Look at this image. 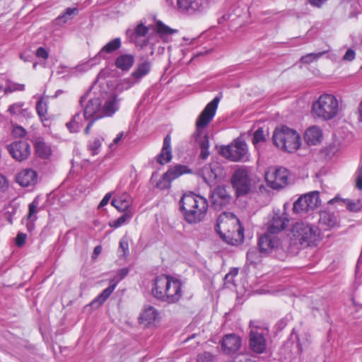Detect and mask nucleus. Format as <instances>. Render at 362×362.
<instances>
[{
  "instance_id": "1",
  "label": "nucleus",
  "mask_w": 362,
  "mask_h": 362,
  "mask_svg": "<svg viewBox=\"0 0 362 362\" xmlns=\"http://www.w3.org/2000/svg\"><path fill=\"white\" fill-rule=\"evenodd\" d=\"M209 204L206 198L192 192L184 194L180 201V209L189 223H197L204 220Z\"/></svg>"
},
{
  "instance_id": "2",
  "label": "nucleus",
  "mask_w": 362,
  "mask_h": 362,
  "mask_svg": "<svg viewBox=\"0 0 362 362\" xmlns=\"http://www.w3.org/2000/svg\"><path fill=\"white\" fill-rule=\"evenodd\" d=\"M339 110V102L337 98L334 95L325 93L313 102L311 112L315 117L328 121L338 115Z\"/></svg>"
},
{
  "instance_id": "3",
  "label": "nucleus",
  "mask_w": 362,
  "mask_h": 362,
  "mask_svg": "<svg viewBox=\"0 0 362 362\" xmlns=\"http://www.w3.org/2000/svg\"><path fill=\"white\" fill-rule=\"evenodd\" d=\"M272 139L278 148L288 153L295 152L300 146V135L295 130L286 126L276 129Z\"/></svg>"
},
{
  "instance_id": "4",
  "label": "nucleus",
  "mask_w": 362,
  "mask_h": 362,
  "mask_svg": "<svg viewBox=\"0 0 362 362\" xmlns=\"http://www.w3.org/2000/svg\"><path fill=\"white\" fill-rule=\"evenodd\" d=\"M292 239L296 244L306 247L314 244L320 237V230L306 222H297L291 229Z\"/></svg>"
},
{
  "instance_id": "5",
  "label": "nucleus",
  "mask_w": 362,
  "mask_h": 362,
  "mask_svg": "<svg viewBox=\"0 0 362 362\" xmlns=\"http://www.w3.org/2000/svg\"><path fill=\"white\" fill-rule=\"evenodd\" d=\"M230 182L238 197L247 195L252 188L251 169L245 166L237 168L231 177Z\"/></svg>"
},
{
  "instance_id": "6",
  "label": "nucleus",
  "mask_w": 362,
  "mask_h": 362,
  "mask_svg": "<svg viewBox=\"0 0 362 362\" xmlns=\"http://www.w3.org/2000/svg\"><path fill=\"white\" fill-rule=\"evenodd\" d=\"M248 149L245 141L236 139L233 143L221 149V153L227 159L238 162L245 161L248 159Z\"/></svg>"
},
{
  "instance_id": "7",
  "label": "nucleus",
  "mask_w": 362,
  "mask_h": 362,
  "mask_svg": "<svg viewBox=\"0 0 362 362\" xmlns=\"http://www.w3.org/2000/svg\"><path fill=\"white\" fill-rule=\"evenodd\" d=\"M222 98V94L219 93L210 103H209L204 110L201 112L196 120V129L198 134H201L214 117L218 103Z\"/></svg>"
},
{
  "instance_id": "8",
  "label": "nucleus",
  "mask_w": 362,
  "mask_h": 362,
  "mask_svg": "<svg viewBox=\"0 0 362 362\" xmlns=\"http://www.w3.org/2000/svg\"><path fill=\"white\" fill-rule=\"evenodd\" d=\"M288 175L285 168H271L265 173V180L269 187L279 189L288 185Z\"/></svg>"
},
{
  "instance_id": "9",
  "label": "nucleus",
  "mask_w": 362,
  "mask_h": 362,
  "mask_svg": "<svg viewBox=\"0 0 362 362\" xmlns=\"http://www.w3.org/2000/svg\"><path fill=\"white\" fill-rule=\"evenodd\" d=\"M267 330L261 327H252L249 334V347L256 354H262L267 349Z\"/></svg>"
},
{
  "instance_id": "10",
  "label": "nucleus",
  "mask_w": 362,
  "mask_h": 362,
  "mask_svg": "<svg viewBox=\"0 0 362 362\" xmlns=\"http://www.w3.org/2000/svg\"><path fill=\"white\" fill-rule=\"evenodd\" d=\"M257 245L259 252L265 255L284 250L282 240L279 235L267 232L259 238Z\"/></svg>"
},
{
  "instance_id": "11",
  "label": "nucleus",
  "mask_w": 362,
  "mask_h": 362,
  "mask_svg": "<svg viewBox=\"0 0 362 362\" xmlns=\"http://www.w3.org/2000/svg\"><path fill=\"white\" fill-rule=\"evenodd\" d=\"M128 273L129 269L127 268H122L119 269L117 272L118 279H111L110 281L109 286L104 289L103 292L90 303V305L95 308L101 306L110 297L113 291L115 289L117 283L120 280L123 279L128 274Z\"/></svg>"
},
{
  "instance_id": "12",
  "label": "nucleus",
  "mask_w": 362,
  "mask_h": 362,
  "mask_svg": "<svg viewBox=\"0 0 362 362\" xmlns=\"http://www.w3.org/2000/svg\"><path fill=\"white\" fill-rule=\"evenodd\" d=\"M234 228L232 230H228L227 232H222L220 230V226L217 225L216 231L220 235L221 239L226 243L231 245H238L244 240V228L240 225L239 219H237L235 223Z\"/></svg>"
},
{
  "instance_id": "13",
  "label": "nucleus",
  "mask_w": 362,
  "mask_h": 362,
  "mask_svg": "<svg viewBox=\"0 0 362 362\" xmlns=\"http://www.w3.org/2000/svg\"><path fill=\"white\" fill-rule=\"evenodd\" d=\"M211 205L216 210L227 207L231 202L232 197L225 186H217L211 194Z\"/></svg>"
},
{
  "instance_id": "14",
  "label": "nucleus",
  "mask_w": 362,
  "mask_h": 362,
  "mask_svg": "<svg viewBox=\"0 0 362 362\" xmlns=\"http://www.w3.org/2000/svg\"><path fill=\"white\" fill-rule=\"evenodd\" d=\"M6 148L11 156L20 162L28 159L31 152L30 144L26 141H13Z\"/></svg>"
},
{
  "instance_id": "15",
  "label": "nucleus",
  "mask_w": 362,
  "mask_h": 362,
  "mask_svg": "<svg viewBox=\"0 0 362 362\" xmlns=\"http://www.w3.org/2000/svg\"><path fill=\"white\" fill-rule=\"evenodd\" d=\"M169 276L162 274L156 276L152 284L151 294L157 300L167 303L166 291Z\"/></svg>"
},
{
  "instance_id": "16",
  "label": "nucleus",
  "mask_w": 362,
  "mask_h": 362,
  "mask_svg": "<svg viewBox=\"0 0 362 362\" xmlns=\"http://www.w3.org/2000/svg\"><path fill=\"white\" fill-rule=\"evenodd\" d=\"M204 182L208 185L214 183L222 175V168L218 162L204 165L199 172Z\"/></svg>"
},
{
  "instance_id": "17",
  "label": "nucleus",
  "mask_w": 362,
  "mask_h": 362,
  "mask_svg": "<svg viewBox=\"0 0 362 362\" xmlns=\"http://www.w3.org/2000/svg\"><path fill=\"white\" fill-rule=\"evenodd\" d=\"M104 117L101 112V99L95 98L88 100L83 110V118L85 119H95Z\"/></svg>"
},
{
  "instance_id": "18",
  "label": "nucleus",
  "mask_w": 362,
  "mask_h": 362,
  "mask_svg": "<svg viewBox=\"0 0 362 362\" xmlns=\"http://www.w3.org/2000/svg\"><path fill=\"white\" fill-rule=\"evenodd\" d=\"M242 341L239 336L232 333L225 335L221 341L222 351L227 355L235 354L241 346Z\"/></svg>"
},
{
  "instance_id": "19",
  "label": "nucleus",
  "mask_w": 362,
  "mask_h": 362,
  "mask_svg": "<svg viewBox=\"0 0 362 362\" xmlns=\"http://www.w3.org/2000/svg\"><path fill=\"white\" fill-rule=\"evenodd\" d=\"M182 284L181 281L171 276H169L167 288V303L169 304L177 303L182 297Z\"/></svg>"
},
{
  "instance_id": "20",
  "label": "nucleus",
  "mask_w": 362,
  "mask_h": 362,
  "mask_svg": "<svg viewBox=\"0 0 362 362\" xmlns=\"http://www.w3.org/2000/svg\"><path fill=\"white\" fill-rule=\"evenodd\" d=\"M37 181V173L33 169H24L16 177V182L23 187H34Z\"/></svg>"
},
{
  "instance_id": "21",
  "label": "nucleus",
  "mask_w": 362,
  "mask_h": 362,
  "mask_svg": "<svg viewBox=\"0 0 362 362\" xmlns=\"http://www.w3.org/2000/svg\"><path fill=\"white\" fill-rule=\"evenodd\" d=\"M288 222V219L286 216L275 214L268 224L267 232L279 235L286 228Z\"/></svg>"
},
{
  "instance_id": "22",
  "label": "nucleus",
  "mask_w": 362,
  "mask_h": 362,
  "mask_svg": "<svg viewBox=\"0 0 362 362\" xmlns=\"http://www.w3.org/2000/svg\"><path fill=\"white\" fill-rule=\"evenodd\" d=\"M171 136L167 134L163 139V148L157 156V162L160 165L169 163L172 159Z\"/></svg>"
},
{
  "instance_id": "23",
  "label": "nucleus",
  "mask_w": 362,
  "mask_h": 362,
  "mask_svg": "<svg viewBox=\"0 0 362 362\" xmlns=\"http://www.w3.org/2000/svg\"><path fill=\"white\" fill-rule=\"evenodd\" d=\"M121 46V39L119 37L114 38L101 48L95 57L106 59H107L108 54L114 53L115 51L119 49Z\"/></svg>"
},
{
  "instance_id": "24",
  "label": "nucleus",
  "mask_w": 362,
  "mask_h": 362,
  "mask_svg": "<svg viewBox=\"0 0 362 362\" xmlns=\"http://www.w3.org/2000/svg\"><path fill=\"white\" fill-rule=\"evenodd\" d=\"M319 223L324 226V230H327L337 226L338 221L333 213L323 211L320 214Z\"/></svg>"
},
{
  "instance_id": "25",
  "label": "nucleus",
  "mask_w": 362,
  "mask_h": 362,
  "mask_svg": "<svg viewBox=\"0 0 362 362\" xmlns=\"http://www.w3.org/2000/svg\"><path fill=\"white\" fill-rule=\"evenodd\" d=\"M35 153L41 158H48L52 154L51 146L47 144L43 139L37 138L34 142Z\"/></svg>"
},
{
  "instance_id": "26",
  "label": "nucleus",
  "mask_w": 362,
  "mask_h": 362,
  "mask_svg": "<svg viewBox=\"0 0 362 362\" xmlns=\"http://www.w3.org/2000/svg\"><path fill=\"white\" fill-rule=\"evenodd\" d=\"M322 135L321 129L316 126H313L305 131L304 139L308 145H316L320 141Z\"/></svg>"
},
{
  "instance_id": "27",
  "label": "nucleus",
  "mask_w": 362,
  "mask_h": 362,
  "mask_svg": "<svg viewBox=\"0 0 362 362\" xmlns=\"http://www.w3.org/2000/svg\"><path fill=\"white\" fill-rule=\"evenodd\" d=\"M135 59L133 54H123L117 57L115 66L123 71H129L134 63Z\"/></svg>"
},
{
  "instance_id": "28",
  "label": "nucleus",
  "mask_w": 362,
  "mask_h": 362,
  "mask_svg": "<svg viewBox=\"0 0 362 362\" xmlns=\"http://www.w3.org/2000/svg\"><path fill=\"white\" fill-rule=\"evenodd\" d=\"M111 204L115 206L119 211H130L129 208L132 204V199L128 194H122L117 198L113 199Z\"/></svg>"
},
{
  "instance_id": "29",
  "label": "nucleus",
  "mask_w": 362,
  "mask_h": 362,
  "mask_svg": "<svg viewBox=\"0 0 362 362\" xmlns=\"http://www.w3.org/2000/svg\"><path fill=\"white\" fill-rule=\"evenodd\" d=\"M339 202L341 205H345L346 209L352 212H358L362 208L361 202L358 200L356 202L348 199H341L339 196H336L334 198L329 201V204H334Z\"/></svg>"
},
{
  "instance_id": "30",
  "label": "nucleus",
  "mask_w": 362,
  "mask_h": 362,
  "mask_svg": "<svg viewBox=\"0 0 362 362\" xmlns=\"http://www.w3.org/2000/svg\"><path fill=\"white\" fill-rule=\"evenodd\" d=\"M165 173V176L168 177L170 180L173 181L183 174L192 173V170L187 165L178 164L174 166H170Z\"/></svg>"
},
{
  "instance_id": "31",
  "label": "nucleus",
  "mask_w": 362,
  "mask_h": 362,
  "mask_svg": "<svg viewBox=\"0 0 362 362\" xmlns=\"http://www.w3.org/2000/svg\"><path fill=\"white\" fill-rule=\"evenodd\" d=\"M177 8L182 13L192 14L199 8L197 0H177Z\"/></svg>"
},
{
  "instance_id": "32",
  "label": "nucleus",
  "mask_w": 362,
  "mask_h": 362,
  "mask_svg": "<svg viewBox=\"0 0 362 362\" xmlns=\"http://www.w3.org/2000/svg\"><path fill=\"white\" fill-rule=\"evenodd\" d=\"M118 109L117 97L113 96L107 100L104 105L101 104V112L104 117L112 116Z\"/></svg>"
},
{
  "instance_id": "33",
  "label": "nucleus",
  "mask_w": 362,
  "mask_h": 362,
  "mask_svg": "<svg viewBox=\"0 0 362 362\" xmlns=\"http://www.w3.org/2000/svg\"><path fill=\"white\" fill-rule=\"evenodd\" d=\"M295 337L297 347L300 353H302L305 348H307L310 343V335L308 333H303L298 334L295 333L294 329L293 330L291 337Z\"/></svg>"
},
{
  "instance_id": "34",
  "label": "nucleus",
  "mask_w": 362,
  "mask_h": 362,
  "mask_svg": "<svg viewBox=\"0 0 362 362\" xmlns=\"http://www.w3.org/2000/svg\"><path fill=\"white\" fill-rule=\"evenodd\" d=\"M151 69V63L148 61H145L138 64L136 69L131 74V76L134 79V83L140 80L143 76H146Z\"/></svg>"
},
{
  "instance_id": "35",
  "label": "nucleus",
  "mask_w": 362,
  "mask_h": 362,
  "mask_svg": "<svg viewBox=\"0 0 362 362\" xmlns=\"http://www.w3.org/2000/svg\"><path fill=\"white\" fill-rule=\"evenodd\" d=\"M39 205V201L38 197H35L33 201L29 204L28 206V220L29 221V223L27 224V228L29 231H31L34 228V223L33 221L37 219L36 213H37V208Z\"/></svg>"
},
{
  "instance_id": "36",
  "label": "nucleus",
  "mask_w": 362,
  "mask_h": 362,
  "mask_svg": "<svg viewBox=\"0 0 362 362\" xmlns=\"http://www.w3.org/2000/svg\"><path fill=\"white\" fill-rule=\"evenodd\" d=\"M79 13V10L77 7L66 8L63 13L59 15L56 18V22L59 25H62L67 23L69 20H71L74 16H77Z\"/></svg>"
},
{
  "instance_id": "37",
  "label": "nucleus",
  "mask_w": 362,
  "mask_h": 362,
  "mask_svg": "<svg viewBox=\"0 0 362 362\" xmlns=\"http://www.w3.org/2000/svg\"><path fill=\"white\" fill-rule=\"evenodd\" d=\"M148 32V28L141 22L134 30H127V35L132 41H136L137 37H144Z\"/></svg>"
},
{
  "instance_id": "38",
  "label": "nucleus",
  "mask_w": 362,
  "mask_h": 362,
  "mask_svg": "<svg viewBox=\"0 0 362 362\" xmlns=\"http://www.w3.org/2000/svg\"><path fill=\"white\" fill-rule=\"evenodd\" d=\"M303 197L306 199L305 205L308 208L309 211L316 209L320 204L319 192L317 191L305 194Z\"/></svg>"
},
{
  "instance_id": "39",
  "label": "nucleus",
  "mask_w": 362,
  "mask_h": 362,
  "mask_svg": "<svg viewBox=\"0 0 362 362\" xmlns=\"http://www.w3.org/2000/svg\"><path fill=\"white\" fill-rule=\"evenodd\" d=\"M25 103L18 102L9 106L8 111L12 115L16 116H21L23 117H30V112L27 108L24 107Z\"/></svg>"
},
{
  "instance_id": "40",
  "label": "nucleus",
  "mask_w": 362,
  "mask_h": 362,
  "mask_svg": "<svg viewBox=\"0 0 362 362\" xmlns=\"http://www.w3.org/2000/svg\"><path fill=\"white\" fill-rule=\"evenodd\" d=\"M83 125V118L80 112H76L71 119L66 124V126L71 133L78 132Z\"/></svg>"
},
{
  "instance_id": "41",
  "label": "nucleus",
  "mask_w": 362,
  "mask_h": 362,
  "mask_svg": "<svg viewBox=\"0 0 362 362\" xmlns=\"http://www.w3.org/2000/svg\"><path fill=\"white\" fill-rule=\"evenodd\" d=\"M158 313L153 306H148L140 315V320L151 324L156 320Z\"/></svg>"
},
{
  "instance_id": "42",
  "label": "nucleus",
  "mask_w": 362,
  "mask_h": 362,
  "mask_svg": "<svg viewBox=\"0 0 362 362\" xmlns=\"http://www.w3.org/2000/svg\"><path fill=\"white\" fill-rule=\"evenodd\" d=\"M306 199L301 195L294 203L293 211L296 214H304L309 211L308 208L305 205Z\"/></svg>"
},
{
  "instance_id": "43",
  "label": "nucleus",
  "mask_w": 362,
  "mask_h": 362,
  "mask_svg": "<svg viewBox=\"0 0 362 362\" xmlns=\"http://www.w3.org/2000/svg\"><path fill=\"white\" fill-rule=\"evenodd\" d=\"M132 217V214L131 211H126L124 212V214H122L120 217H119L117 220L113 221L112 222L110 223V226L112 228H119L122 225L128 222Z\"/></svg>"
},
{
  "instance_id": "44",
  "label": "nucleus",
  "mask_w": 362,
  "mask_h": 362,
  "mask_svg": "<svg viewBox=\"0 0 362 362\" xmlns=\"http://www.w3.org/2000/svg\"><path fill=\"white\" fill-rule=\"evenodd\" d=\"M328 52H329V50L327 49V50L319 52L317 53H309V54H307L303 56L300 58V61L305 64H310V63L314 62L315 60L318 59L319 58H320L322 56H323L325 54L327 53Z\"/></svg>"
},
{
  "instance_id": "45",
  "label": "nucleus",
  "mask_w": 362,
  "mask_h": 362,
  "mask_svg": "<svg viewBox=\"0 0 362 362\" xmlns=\"http://www.w3.org/2000/svg\"><path fill=\"white\" fill-rule=\"evenodd\" d=\"M25 90V85L12 82L11 81H6V86L4 88L5 93H11L12 92L18 90L23 91Z\"/></svg>"
},
{
  "instance_id": "46",
  "label": "nucleus",
  "mask_w": 362,
  "mask_h": 362,
  "mask_svg": "<svg viewBox=\"0 0 362 362\" xmlns=\"http://www.w3.org/2000/svg\"><path fill=\"white\" fill-rule=\"evenodd\" d=\"M156 30L159 34L164 35L177 33L176 30L170 28L160 21L156 23Z\"/></svg>"
},
{
  "instance_id": "47",
  "label": "nucleus",
  "mask_w": 362,
  "mask_h": 362,
  "mask_svg": "<svg viewBox=\"0 0 362 362\" xmlns=\"http://www.w3.org/2000/svg\"><path fill=\"white\" fill-rule=\"evenodd\" d=\"M266 137L264 134V130L262 128H258L254 133L252 137V144L255 145L256 148H257V145L261 142H265Z\"/></svg>"
},
{
  "instance_id": "48",
  "label": "nucleus",
  "mask_w": 362,
  "mask_h": 362,
  "mask_svg": "<svg viewBox=\"0 0 362 362\" xmlns=\"http://www.w3.org/2000/svg\"><path fill=\"white\" fill-rule=\"evenodd\" d=\"M36 111L42 119L45 118L47 112V104L43 103L42 99H40L37 102Z\"/></svg>"
},
{
  "instance_id": "49",
  "label": "nucleus",
  "mask_w": 362,
  "mask_h": 362,
  "mask_svg": "<svg viewBox=\"0 0 362 362\" xmlns=\"http://www.w3.org/2000/svg\"><path fill=\"white\" fill-rule=\"evenodd\" d=\"M171 180L164 173L156 183V187L162 190L169 189L171 187Z\"/></svg>"
},
{
  "instance_id": "50",
  "label": "nucleus",
  "mask_w": 362,
  "mask_h": 362,
  "mask_svg": "<svg viewBox=\"0 0 362 362\" xmlns=\"http://www.w3.org/2000/svg\"><path fill=\"white\" fill-rule=\"evenodd\" d=\"M119 249L122 252V254L121 255L122 257L126 258L129 256V243L127 237L124 236L119 240Z\"/></svg>"
},
{
  "instance_id": "51",
  "label": "nucleus",
  "mask_w": 362,
  "mask_h": 362,
  "mask_svg": "<svg viewBox=\"0 0 362 362\" xmlns=\"http://www.w3.org/2000/svg\"><path fill=\"white\" fill-rule=\"evenodd\" d=\"M101 146V141L99 138L95 137L90 141L88 145V149L92 152V155L98 153V149Z\"/></svg>"
},
{
  "instance_id": "52",
  "label": "nucleus",
  "mask_w": 362,
  "mask_h": 362,
  "mask_svg": "<svg viewBox=\"0 0 362 362\" xmlns=\"http://www.w3.org/2000/svg\"><path fill=\"white\" fill-rule=\"evenodd\" d=\"M215 356L209 352L205 351L197 356V362H214Z\"/></svg>"
},
{
  "instance_id": "53",
  "label": "nucleus",
  "mask_w": 362,
  "mask_h": 362,
  "mask_svg": "<svg viewBox=\"0 0 362 362\" xmlns=\"http://www.w3.org/2000/svg\"><path fill=\"white\" fill-rule=\"evenodd\" d=\"M356 187L362 190V165H360L356 172Z\"/></svg>"
},
{
  "instance_id": "54",
  "label": "nucleus",
  "mask_w": 362,
  "mask_h": 362,
  "mask_svg": "<svg viewBox=\"0 0 362 362\" xmlns=\"http://www.w3.org/2000/svg\"><path fill=\"white\" fill-rule=\"evenodd\" d=\"M26 238L27 235L25 233H18L16 238V245L17 247H22L25 244Z\"/></svg>"
},
{
  "instance_id": "55",
  "label": "nucleus",
  "mask_w": 362,
  "mask_h": 362,
  "mask_svg": "<svg viewBox=\"0 0 362 362\" xmlns=\"http://www.w3.org/2000/svg\"><path fill=\"white\" fill-rule=\"evenodd\" d=\"M8 188V181L7 178L0 173V192H5Z\"/></svg>"
},
{
  "instance_id": "56",
  "label": "nucleus",
  "mask_w": 362,
  "mask_h": 362,
  "mask_svg": "<svg viewBox=\"0 0 362 362\" xmlns=\"http://www.w3.org/2000/svg\"><path fill=\"white\" fill-rule=\"evenodd\" d=\"M13 134L15 137H23L26 134V131L21 126H16L13 129Z\"/></svg>"
},
{
  "instance_id": "57",
  "label": "nucleus",
  "mask_w": 362,
  "mask_h": 362,
  "mask_svg": "<svg viewBox=\"0 0 362 362\" xmlns=\"http://www.w3.org/2000/svg\"><path fill=\"white\" fill-rule=\"evenodd\" d=\"M257 255V250L255 248H250L247 252V259L250 261L251 263H253L255 262Z\"/></svg>"
},
{
  "instance_id": "58",
  "label": "nucleus",
  "mask_w": 362,
  "mask_h": 362,
  "mask_svg": "<svg viewBox=\"0 0 362 362\" xmlns=\"http://www.w3.org/2000/svg\"><path fill=\"white\" fill-rule=\"evenodd\" d=\"M35 54L37 57L42 58L44 59H47L49 57L48 52L42 47L37 48Z\"/></svg>"
},
{
  "instance_id": "59",
  "label": "nucleus",
  "mask_w": 362,
  "mask_h": 362,
  "mask_svg": "<svg viewBox=\"0 0 362 362\" xmlns=\"http://www.w3.org/2000/svg\"><path fill=\"white\" fill-rule=\"evenodd\" d=\"M355 52L352 49H349L343 57L344 61L351 62L355 58Z\"/></svg>"
},
{
  "instance_id": "60",
  "label": "nucleus",
  "mask_w": 362,
  "mask_h": 362,
  "mask_svg": "<svg viewBox=\"0 0 362 362\" xmlns=\"http://www.w3.org/2000/svg\"><path fill=\"white\" fill-rule=\"evenodd\" d=\"M199 144L200 148H209V136L207 134H205L199 141H198Z\"/></svg>"
},
{
  "instance_id": "61",
  "label": "nucleus",
  "mask_w": 362,
  "mask_h": 362,
  "mask_svg": "<svg viewBox=\"0 0 362 362\" xmlns=\"http://www.w3.org/2000/svg\"><path fill=\"white\" fill-rule=\"evenodd\" d=\"M110 198H111V194L110 193L106 194L105 195V197H103V199L100 201V202L98 205V209L102 208V207L105 206V205H107V203L109 202Z\"/></svg>"
},
{
  "instance_id": "62",
  "label": "nucleus",
  "mask_w": 362,
  "mask_h": 362,
  "mask_svg": "<svg viewBox=\"0 0 362 362\" xmlns=\"http://www.w3.org/2000/svg\"><path fill=\"white\" fill-rule=\"evenodd\" d=\"M238 274V269H234L233 271L230 272L225 276V280L228 282H230L233 277H235Z\"/></svg>"
},
{
  "instance_id": "63",
  "label": "nucleus",
  "mask_w": 362,
  "mask_h": 362,
  "mask_svg": "<svg viewBox=\"0 0 362 362\" xmlns=\"http://www.w3.org/2000/svg\"><path fill=\"white\" fill-rule=\"evenodd\" d=\"M20 58L24 62H30L32 59V56L27 52H22L20 54Z\"/></svg>"
},
{
  "instance_id": "64",
  "label": "nucleus",
  "mask_w": 362,
  "mask_h": 362,
  "mask_svg": "<svg viewBox=\"0 0 362 362\" xmlns=\"http://www.w3.org/2000/svg\"><path fill=\"white\" fill-rule=\"evenodd\" d=\"M89 122L86 127V129H84V133L85 134H89L90 132V129L92 127V126L93 125L94 122H95V119H88Z\"/></svg>"
}]
</instances>
